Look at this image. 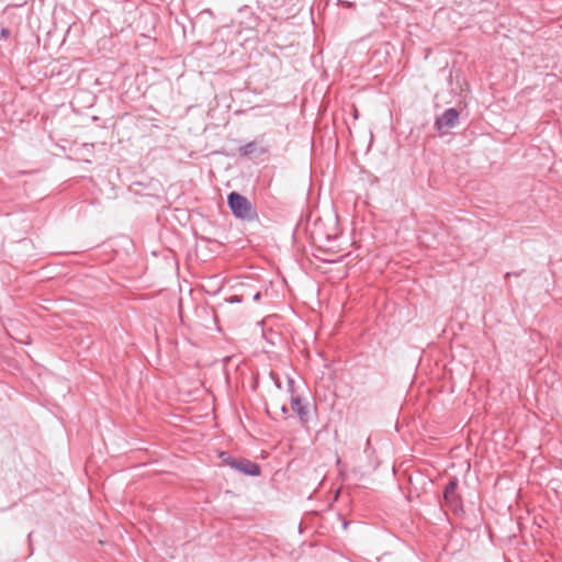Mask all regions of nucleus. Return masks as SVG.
I'll use <instances>...</instances> for the list:
<instances>
[{"instance_id":"1","label":"nucleus","mask_w":562,"mask_h":562,"mask_svg":"<svg viewBox=\"0 0 562 562\" xmlns=\"http://www.w3.org/2000/svg\"><path fill=\"white\" fill-rule=\"evenodd\" d=\"M227 204L232 213L238 218L251 220L256 214L248 199L237 192H231L227 195Z\"/></svg>"},{"instance_id":"2","label":"nucleus","mask_w":562,"mask_h":562,"mask_svg":"<svg viewBox=\"0 0 562 562\" xmlns=\"http://www.w3.org/2000/svg\"><path fill=\"white\" fill-rule=\"evenodd\" d=\"M459 480L453 476L449 480L443 490V499L446 505L454 513L463 512L462 497L458 493Z\"/></svg>"},{"instance_id":"3","label":"nucleus","mask_w":562,"mask_h":562,"mask_svg":"<svg viewBox=\"0 0 562 562\" xmlns=\"http://www.w3.org/2000/svg\"><path fill=\"white\" fill-rule=\"evenodd\" d=\"M221 458L233 469L239 471L240 473L258 476L261 472L259 464L248 460V459H239L236 460L229 457L227 453L222 452Z\"/></svg>"},{"instance_id":"4","label":"nucleus","mask_w":562,"mask_h":562,"mask_svg":"<svg viewBox=\"0 0 562 562\" xmlns=\"http://www.w3.org/2000/svg\"><path fill=\"white\" fill-rule=\"evenodd\" d=\"M459 112L454 108L447 109L441 115L436 117L435 127L438 131L450 130L456 126L459 120Z\"/></svg>"},{"instance_id":"5","label":"nucleus","mask_w":562,"mask_h":562,"mask_svg":"<svg viewBox=\"0 0 562 562\" xmlns=\"http://www.w3.org/2000/svg\"><path fill=\"white\" fill-rule=\"evenodd\" d=\"M291 408L293 409V412L296 413V415L299 416V418L302 423L308 422V416H310L308 407L306 404H304L302 402L301 397L293 396L291 398Z\"/></svg>"},{"instance_id":"6","label":"nucleus","mask_w":562,"mask_h":562,"mask_svg":"<svg viewBox=\"0 0 562 562\" xmlns=\"http://www.w3.org/2000/svg\"><path fill=\"white\" fill-rule=\"evenodd\" d=\"M256 148V144L254 142L247 143L239 148V154L243 156L249 155L254 153Z\"/></svg>"},{"instance_id":"7","label":"nucleus","mask_w":562,"mask_h":562,"mask_svg":"<svg viewBox=\"0 0 562 562\" xmlns=\"http://www.w3.org/2000/svg\"><path fill=\"white\" fill-rule=\"evenodd\" d=\"M10 31L8 29H2L1 30V36L4 37V38H8L10 36Z\"/></svg>"},{"instance_id":"8","label":"nucleus","mask_w":562,"mask_h":562,"mask_svg":"<svg viewBox=\"0 0 562 562\" xmlns=\"http://www.w3.org/2000/svg\"><path fill=\"white\" fill-rule=\"evenodd\" d=\"M229 302H231V303H240V302H241V299H240V297H238L237 295H235V296H232V297H231V301H229Z\"/></svg>"},{"instance_id":"9","label":"nucleus","mask_w":562,"mask_h":562,"mask_svg":"<svg viewBox=\"0 0 562 562\" xmlns=\"http://www.w3.org/2000/svg\"><path fill=\"white\" fill-rule=\"evenodd\" d=\"M260 296H261L260 292H257V293L254 295V301H258V300H260Z\"/></svg>"},{"instance_id":"10","label":"nucleus","mask_w":562,"mask_h":562,"mask_svg":"<svg viewBox=\"0 0 562 562\" xmlns=\"http://www.w3.org/2000/svg\"><path fill=\"white\" fill-rule=\"evenodd\" d=\"M281 411H282V413L286 414V413H288V408H286V406H285V405H283V406L281 407Z\"/></svg>"},{"instance_id":"11","label":"nucleus","mask_w":562,"mask_h":562,"mask_svg":"<svg viewBox=\"0 0 562 562\" xmlns=\"http://www.w3.org/2000/svg\"><path fill=\"white\" fill-rule=\"evenodd\" d=\"M276 385H277L278 389L281 387V383L278 380L276 381Z\"/></svg>"}]
</instances>
